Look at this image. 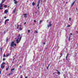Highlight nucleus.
Segmentation results:
<instances>
[{
    "label": "nucleus",
    "mask_w": 78,
    "mask_h": 78,
    "mask_svg": "<svg viewBox=\"0 0 78 78\" xmlns=\"http://www.w3.org/2000/svg\"><path fill=\"white\" fill-rule=\"evenodd\" d=\"M57 72H58V70H57Z\"/></svg>",
    "instance_id": "nucleus-48"
},
{
    "label": "nucleus",
    "mask_w": 78,
    "mask_h": 78,
    "mask_svg": "<svg viewBox=\"0 0 78 78\" xmlns=\"http://www.w3.org/2000/svg\"><path fill=\"white\" fill-rule=\"evenodd\" d=\"M8 12V10H6L4 11V13L5 14H7Z\"/></svg>",
    "instance_id": "nucleus-6"
},
{
    "label": "nucleus",
    "mask_w": 78,
    "mask_h": 78,
    "mask_svg": "<svg viewBox=\"0 0 78 78\" xmlns=\"http://www.w3.org/2000/svg\"><path fill=\"white\" fill-rule=\"evenodd\" d=\"M60 55H62V54H61Z\"/></svg>",
    "instance_id": "nucleus-47"
},
{
    "label": "nucleus",
    "mask_w": 78,
    "mask_h": 78,
    "mask_svg": "<svg viewBox=\"0 0 78 78\" xmlns=\"http://www.w3.org/2000/svg\"><path fill=\"white\" fill-rule=\"evenodd\" d=\"M25 78H27V77L25 76Z\"/></svg>",
    "instance_id": "nucleus-44"
},
{
    "label": "nucleus",
    "mask_w": 78,
    "mask_h": 78,
    "mask_svg": "<svg viewBox=\"0 0 78 78\" xmlns=\"http://www.w3.org/2000/svg\"><path fill=\"white\" fill-rule=\"evenodd\" d=\"M76 9H77V8H76Z\"/></svg>",
    "instance_id": "nucleus-50"
},
{
    "label": "nucleus",
    "mask_w": 78,
    "mask_h": 78,
    "mask_svg": "<svg viewBox=\"0 0 78 78\" xmlns=\"http://www.w3.org/2000/svg\"><path fill=\"white\" fill-rule=\"evenodd\" d=\"M3 9V8L1 6H0V9Z\"/></svg>",
    "instance_id": "nucleus-19"
},
{
    "label": "nucleus",
    "mask_w": 78,
    "mask_h": 78,
    "mask_svg": "<svg viewBox=\"0 0 78 78\" xmlns=\"http://www.w3.org/2000/svg\"><path fill=\"white\" fill-rule=\"evenodd\" d=\"M60 73H60L59 72H58V74H60Z\"/></svg>",
    "instance_id": "nucleus-32"
},
{
    "label": "nucleus",
    "mask_w": 78,
    "mask_h": 78,
    "mask_svg": "<svg viewBox=\"0 0 78 78\" xmlns=\"http://www.w3.org/2000/svg\"><path fill=\"white\" fill-rule=\"evenodd\" d=\"M5 0H2L1 2L2 3H3L5 2Z\"/></svg>",
    "instance_id": "nucleus-14"
},
{
    "label": "nucleus",
    "mask_w": 78,
    "mask_h": 78,
    "mask_svg": "<svg viewBox=\"0 0 78 78\" xmlns=\"http://www.w3.org/2000/svg\"><path fill=\"white\" fill-rule=\"evenodd\" d=\"M68 27H70V25H68L67 26Z\"/></svg>",
    "instance_id": "nucleus-31"
},
{
    "label": "nucleus",
    "mask_w": 78,
    "mask_h": 78,
    "mask_svg": "<svg viewBox=\"0 0 78 78\" xmlns=\"http://www.w3.org/2000/svg\"><path fill=\"white\" fill-rule=\"evenodd\" d=\"M30 30H28V33H30Z\"/></svg>",
    "instance_id": "nucleus-28"
},
{
    "label": "nucleus",
    "mask_w": 78,
    "mask_h": 78,
    "mask_svg": "<svg viewBox=\"0 0 78 78\" xmlns=\"http://www.w3.org/2000/svg\"><path fill=\"white\" fill-rule=\"evenodd\" d=\"M4 8H6V7H7V6L6 5H5L4 6Z\"/></svg>",
    "instance_id": "nucleus-22"
},
{
    "label": "nucleus",
    "mask_w": 78,
    "mask_h": 78,
    "mask_svg": "<svg viewBox=\"0 0 78 78\" xmlns=\"http://www.w3.org/2000/svg\"><path fill=\"white\" fill-rule=\"evenodd\" d=\"M76 1V0H75L74 2L72 3L71 6H73V5H74V4H75V2Z\"/></svg>",
    "instance_id": "nucleus-10"
},
{
    "label": "nucleus",
    "mask_w": 78,
    "mask_h": 78,
    "mask_svg": "<svg viewBox=\"0 0 78 78\" xmlns=\"http://www.w3.org/2000/svg\"><path fill=\"white\" fill-rule=\"evenodd\" d=\"M10 46L11 47H16V44L14 43V41H12L11 44Z\"/></svg>",
    "instance_id": "nucleus-2"
},
{
    "label": "nucleus",
    "mask_w": 78,
    "mask_h": 78,
    "mask_svg": "<svg viewBox=\"0 0 78 78\" xmlns=\"http://www.w3.org/2000/svg\"><path fill=\"white\" fill-rule=\"evenodd\" d=\"M67 3V2H66V3Z\"/></svg>",
    "instance_id": "nucleus-54"
},
{
    "label": "nucleus",
    "mask_w": 78,
    "mask_h": 78,
    "mask_svg": "<svg viewBox=\"0 0 78 78\" xmlns=\"http://www.w3.org/2000/svg\"><path fill=\"white\" fill-rule=\"evenodd\" d=\"M69 55H69V54H68L67 55V56H66V59H67V57H68V56H69Z\"/></svg>",
    "instance_id": "nucleus-13"
},
{
    "label": "nucleus",
    "mask_w": 78,
    "mask_h": 78,
    "mask_svg": "<svg viewBox=\"0 0 78 78\" xmlns=\"http://www.w3.org/2000/svg\"><path fill=\"white\" fill-rule=\"evenodd\" d=\"M21 35L19 34L18 36V38L16 39V42L17 44H18L20 42V41L21 40V39H22V36H20Z\"/></svg>",
    "instance_id": "nucleus-1"
},
{
    "label": "nucleus",
    "mask_w": 78,
    "mask_h": 78,
    "mask_svg": "<svg viewBox=\"0 0 78 78\" xmlns=\"http://www.w3.org/2000/svg\"><path fill=\"white\" fill-rule=\"evenodd\" d=\"M3 57H6V55H5V54H4Z\"/></svg>",
    "instance_id": "nucleus-23"
},
{
    "label": "nucleus",
    "mask_w": 78,
    "mask_h": 78,
    "mask_svg": "<svg viewBox=\"0 0 78 78\" xmlns=\"http://www.w3.org/2000/svg\"><path fill=\"white\" fill-rule=\"evenodd\" d=\"M37 3L38 4H39V3H40V1H39V0L38 2Z\"/></svg>",
    "instance_id": "nucleus-26"
},
{
    "label": "nucleus",
    "mask_w": 78,
    "mask_h": 78,
    "mask_svg": "<svg viewBox=\"0 0 78 78\" xmlns=\"http://www.w3.org/2000/svg\"><path fill=\"white\" fill-rule=\"evenodd\" d=\"M71 21V18H69V21Z\"/></svg>",
    "instance_id": "nucleus-29"
},
{
    "label": "nucleus",
    "mask_w": 78,
    "mask_h": 78,
    "mask_svg": "<svg viewBox=\"0 0 78 78\" xmlns=\"http://www.w3.org/2000/svg\"><path fill=\"white\" fill-rule=\"evenodd\" d=\"M48 20H47V21L48 22Z\"/></svg>",
    "instance_id": "nucleus-49"
},
{
    "label": "nucleus",
    "mask_w": 78,
    "mask_h": 78,
    "mask_svg": "<svg viewBox=\"0 0 78 78\" xmlns=\"http://www.w3.org/2000/svg\"><path fill=\"white\" fill-rule=\"evenodd\" d=\"M8 39H6V42H8Z\"/></svg>",
    "instance_id": "nucleus-39"
},
{
    "label": "nucleus",
    "mask_w": 78,
    "mask_h": 78,
    "mask_svg": "<svg viewBox=\"0 0 78 78\" xmlns=\"http://www.w3.org/2000/svg\"><path fill=\"white\" fill-rule=\"evenodd\" d=\"M51 23V22H49V25H48L47 27H51V24H50Z\"/></svg>",
    "instance_id": "nucleus-7"
},
{
    "label": "nucleus",
    "mask_w": 78,
    "mask_h": 78,
    "mask_svg": "<svg viewBox=\"0 0 78 78\" xmlns=\"http://www.w3.org/2000/svg\"><path fill=\"white\" fill-rule=\"evenodd\" d=\"M60 57H61V56H60Z\"/></svg>",
    "instance_id": "nucleus-55"
},
{
    "label": "nucleus",
    "mask_w": 78,
    "mask_h": 78,
    "mask_svg": "<svg viewBox=\"0 0 78 78\" xmlns=\"http://www.w3.org/2000/svg\"><path fill=\"white\" fill-rule=\"evenodd\" d=\"M20 67H21L20 66Z\"/></svg>",
    "instance_id": "nucleus-53"
},
{
    "label": "nucleus",
    "mask_w": 78,
    "mask_h": 78,
    "mask_svg": "<svg viewBox=\"0 0 78 78\" xmlns=\"http://www.w3.org/2000/svg\"><path fill=\"white\" fill-rule=\"evenodd\" d=\"M8 30H5L4 32V34H5V33L6 32H8Z\"/></svg>",
    "instance_id": "nucleus-12"
},
{
    "label": "nucleus",
    "mask_w": 78,
    "mask_h": 78,
    "mask_svg": "<svg viewBox=\"0 0 78 78\" xmlns=\"http://www.w3.org/2000/svg\"><path fill=\"white\" fill-rule=\"evenodd\" d=\"M22 77H23V76H22V75H21L20 76V78H22Z\"/></svg>",
    "instance_id": "nucleus-24"
},
{
    "label": "nucleus",
    "mask_w": 78,
    "mask_h": 78,
    "mask_svg": "<svg viewBox=\"0 0 78 78\" xmlns=\"http://www.w3.org/2000/svg\"><path fill=\"white\" fill-rule=\"evenodd\" d=\"M72 34L71 33L70 34V35L69 38V39H72Z\"/></svg>",
    "instance_id": "nucleus-4"
},
{
    "label": "nucleus",
    "mask_w": 78,
    "mask_h": 78,
    "mask_svg": "<svg viewBox=\"0 0 78 78\" xmlns=\"http://www.w3.org/2000/svg\"><path fill=\"white\" fill-rule=\"evenodd\" d=\"M35 5V3H34V2L32 3V5L33 6H34V5Z\"/></svg>",
    "instance_id": "nucleus-21"
},
{
    "label": "nucleus",
    "mask_w": 78,
    "mask_h": 78,
    "mask_svg": "<svg viewBox=\"0 0 78 78\" xmlns=\"http://www.w3.org/2000/svg\"><path fill=\"white\" fill-rule=\"evenodd\" d=\"M49 66H50V64H49V65H48V67H49Z\"/></svg>",
    "instance_id": "nucleus-42"
},
{
    "label": "nucleus",
    "mask_w": 78,
    "mask_h": 78,
    "mask_svg": "<svg viewBox=\"0 0 78 78\" xmlns=\"http://www.w3.org/2000/svg\"><path fill=\"white\" fill-rule=\"evenodd\" d=\"M13 70H14V68H13L11 69V71H12Z\"/></svg>",
    "instance_id": "nucleus-27"
},
{
    "label": "nucleus",
    "mask_w": 78,
    "mask_h": 78,
    "mask_svg": "<svg viewBox=\"0 0 78 78\" xmlns=\"http://www.w3.org/2000/svg\"><path fill=\"white\" fill-rule=\"evenodd\" d=\"M39 4H37V7L38 6H39Z\"/></svg>",
    "instance_id": "nucleus-35"
},
{
    "label": "nucleus",
    "mask_w": 78,
    "mask_h": 78,
    "mask_svg": "<svg viewBox=\"0 0 78 78\" xmlns=\"http://www.w3.org/2000/svg\"><path fill=\"white\" fill-rule=\"evenodd\" d=\"M4 19H6V16H5Z\"/></svg>",
    "instance_id": "nucleus-36"
},
{
    "label": "nucleus",
    "mask_w": 78,
    "mask_h": 78,
    "mask_svg": "<svg viewBox=\"0 0 78 78\" xmlns=\"http://www.w3.org/2000/svg\"><path fill=\"white\" fill-rule=\"evenodd\" d=\"M19 30L20 31H21L22 30V29L20 27V26H19V25H17V29H19Z\"/></svg>",
    "instance_id": "nucleus-3"
},
{
    "label": "nucleus",
    "mask_w": 78,
    "mask_h": 78,
    "mask_svg": "<svg viewBox=\"0 0 78 78\" xmlns=\"http://www.w3.org/2000/svg\"><path fill=\"white\" fill-rule=\"evenodd\" d=\"M1 69H3V68L5 67V65H1Z\"/></svg>",
    "instance_id": "nucleus-5"
},
{
    "label": "nucleus",
    "mask_w": 78,
    "mask_h": 78,
    "mask_svg": "<svg viewBox=\"0 0 78 78\" xmlns=\"http://www.w3.org/2000/svg\"><path fill=\"white\" fill-rule=\"evenodd\" d=\"M47 69H48V67H47Z\"/></svg>",
    "instance_id": "nucleus-40"
},
{
    "label": "nucleus",
    "mask_w": 78,
    "mask_h": 78,
    "mask_svg": "<svg viewBox=\"0 0 78 78\" xmlns=\"http://www.w3.org/2000/svg\"><path fill=\"white\" fill-rule=\"evenodd\" d=\"M34 22L36 23V20H34Z\"/></svg>",
    "instance_id": "nucleus-34"
},
{
    "label": "nucleus",
    "mask_w": 78,
    "mask_h": 78,
    "mask_svg": "<svg viewBox=\"0 0 78 78\" xmlns=\"http://www.w3.org/2000/svg\"><path fill=\"white\" fill-rule=\"evenodd\" d=\"M9 54H7L6 55V57H8V56H9Z\"/></svg>",
    "instance_id": "nucleus-20"
},
{
    "label": "nucleus",
    "mask_w": 78,
    "mask_h": 78,
    "mask_svg": "<svg viewBox=\"0 0 78 78\" xmlns=\"http://www.w3.org/2000/svg\"><path fill=\"white\" fill-rule=\"evenodd\" d=\"M43 44H45V43H44Z\"/></svg>",
    "instance_id": "nucleus-51"
},
{
    "label": "nucleus",
    "mask_w": 78,
    "mask_h": 78,
    "mask_svg": "<svg viewBox=\"0 0 78 78\" xmlns=\"http://www.w3.org/2000/svg\"><path fill=\"white\" fill-rule=\"evenodd\" d=\"M14 3H15V4H17V1H14Z\"/></svg>",
    "instance_id": "nucleus-15"
},
{
    "label": "nucleus",
    "mask_w": 78,
    "mask_h": 78,
    "mask_svg": "<svg viewBox=\"0 0 78 78\" xmlns=\"http://www.w3.org/2000/svg\"><path fill=\"white\" fill-rule=\"evenodd\" d=\"M9 19H7L5 22V24H6V22H8V21H9Z\"/></svg>",
    "instance_id": "nucleus-8"
},
{
    "label": "nucleus",
    "mask_w": 78,
    "mask_h": 78,
    "mask_svg": "<svg viewBox=\"0 0 78 78\" xmlns=\"http://www.w3.org/2000/svg\"><path fill=\"white\" fill-rule=\"evenodd\" d=\"M24 24H26V22L25 23H24Z\"/></svg>",
    "instance_id": "nucleus-45"
},
{
    "label": "nucleus",
    "mask_w": 78,
    "mask_h": 78,
    "mask_svg": "<svg viewBox=\"0 0 78 78\" xmlns=\"http://www.w3.org/2000/svg\"><path fill=\"white\" fill-rule=\"evenodd\" d=\"M1 73H2V71H0V75L1 74Z\"/></svg>",
    "instance_id": "nucleus-37"
},
{
    "label": "nucleus",
    "mask_w": 78,
    "mask_h": 78,
    "mask_svg": "<svg viewBox=\"0 0 78 78\" xmlns=\"http://www.w3.org/2000/svg\"><path fill=\"white\" fill-rule=\"evenodd\" d=\"M0 6H1L2 7V6H3V4H2V3L0 4Z\"/></svg>",
    "instance_id": "nucleus-17"
},
{
    "label": "nucleus",
    "mask_w": 78,
    "mask_h": 78,
    "mask_svg": "<svg viewBox=\"0 0 78 78\" xmlns=\"http://www.w3.org/2000/svg\"><path fill=\"white\" fill-rule=\"evenodd\" d=\"M35 33H38V32H37V31H35Z\"/></svg>",
    "instance_id": "nucleus-30"
},
{
    "label": "nucleus",
    "mask_w": 78,
    "mask_h": 78,
    "mask_svg": "<svg viewBox=\"0 0 78 78\" xmlns=\"http://www.w3.org/2000/svg\"><path fill=\"white\" fill-rule=\"evenodd\" d=\"M13 1H14V2H15V1H16V0H13Z\"/></svg>",
    "instance_id": "nucleus-43"
},
{
    "label": "nucleus",
    "mask_w": 78,
    "mask_h": 78,
    "mask_svg": "<svg viewBox=\"0 0 78 78\" xmlns=\"http://www.w3.org/2000/svg\"><path fill=\"white\" fill-rule=\"evenodd\" d=\"M15 12H16V10L15 9L13 10V13H15Z\"/></svg>",
    "instance_id": "nucleus-25"
},
{
    "label": "nucleus",
    "mask_w": 78,
    "mask_h": 78,
    "mask_svg": "<svg viewBox=\"0 0 78 78\" xmlns=\"http://www.w3.org/2000/svg\"><path fill=\"white\" fill-rule=\"evenodd\" d=\"M41 22H42V20H41L40 21L39 24H41Z\"/></svg>",
    "instance_id": "nucleus-16"
},
{
    "label": "nucleus",
    "mask_w": 78,
    "mask_h": 78,
    "mask_svg": "<svg viewBox=\"0 0 78 78\" xmlns=\"http://www.w3.org/2000/svg\"><path fill=\"white\" fill-rule=\"evenodd\" d=\"M64 76H65V78H66V76H65V74L64 75Z\"/></svg>",
    "instance_id": "nucleus-41"
},
{
    "label": "nucleus",
    "mask_w": 78,
    "mask_h": 78,
    "mask_svg": "<svg viewBox=\"0 0 78 78\" xmlns=\"http://www.w3.org/2000/svg\"><path fill=\"white\" fill-rule=\"evenodd\" d=\"M3 64H5V62H3L1 65H3Z\"/></svg>",
    "instance_id": "nucleus-18"
},
{
    "label": "nucleus",
    "mask_w": 78,
    "mask_h": 78,
    "mask_svg": "<svg viewBox=\"0 0 78 78\" xmlns=\"http://www.w3.org/2000/svg\"><path fill=\"white\" fill-rule=\"evenodd\" d=\"M0 50L1 52H2V51L3 50V48L2 47H1L0 48Z\"/></svg>",
    "instance_id": "nucleus-9"
},
{
    "label": "nucleus",
    "mask_w": 78,
    "mask_h": 78,
    "mask_svg": "<svg viewBox=\"0 0 78 78\" xmlns=\"http://www.w3.org/2000/svg\"><path fill=\"white\" fill-rule=\"evenodd\" d=\"M11 75V74H10L9 75Z\"/></svg>",
    "instance_id": "nucleus-52"
},
{
    "label": "nucleus",
    "mask_w": 78,
    "mask_h": 78,
    "mask_svg": "<svg viewBox=\"0 0 78 78\" xmlns=\"http://www.w3.org/2000/svg\"><path fill=\"white\" fill-rule=\"evenodd\" d=\"M8 70V68H6V70Z\"/></svg>",
    "instance_id": "nucleus-38"
},
{
    "label": "nucleus",
    "mask_w": 78,
    "mask_h": 78,
    "mask_svg": "<svg viewBox=\"0 0 78 78\" xmlns=\"http://www.w3.org/2000/svg\"><path fill=\"white\" fill-rule=\"evenodd\" d=\"M27 14H24V17H27Z\"/></svg>",
    "instance_id": "nucleus-11"
},
{
    "label": "nucleus",
    "mask_w": 78,
    "mask_h": 78,
    "mask_svg": "<svg viewBox=\"0 0 78 78\" xmlns=\"http://www.w3.org/2000/svg\"><path fill=\"white\" fill-rule=\"evenodd\" d=\"M3 61H5V58H3Z\"/></svg>",
    "instance_id": "nucleus-33"
},
{
    "label": "nucleus",
    "mask_w": 78,
    "mask_h": 78,
    "mask_svg": "<svg viewBox=\"0 0 78 78\" xmlns=\"http://www.w3.org/2000/svg\"><path fill=\"white\" fill-rule=\"evenodd\" d=\"M38 9H39V7H38Z\"/></svg>",
    "instance_id": "nucleus-46"
}]
</instances>
